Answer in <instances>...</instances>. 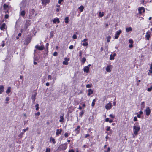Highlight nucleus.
<instances>
[{
  "instance_id": "f03ea898",
  "label": "nucleus",
  "mask_w": 152,
  "mask_h": 152,
  "mask_svg": "<svg viewBox=\"0 0 152 152\" xmlns=\"http://www.w3.org/2000/svg\"><path fill=\"white\" fill-rule=\"evenodd\" d=\"M67 148V143H65L64 144H61L58 148L59 150H65Z\"/></svg>"
},
{
  "instance_id": "7ed1b4c3",
  "label": "nucleus",
  "mask_w": 152,
  "mask_h": 152,
  "mask_svg": "<svg viewBox=\"0 0 152 152\" xmlns=\"http://www.w3.org/2000/svg\"><path fill=\"white\" fill-rule=\"evenodd\" d=\"M88 39H84L81 41V45L84 46H87L88 45Z\"/></svg>"
},
{
  "instance_id": "aec40b11",
  "label": "nucleus",
  "mask_w": 152,
  "mask_h": 152,
  "mask_svg": "<svg viewBox=\"0 0 152 152\" xmlns=\"http://www.w3.org/2000/svg\"><path fill=\"white\" fill-rule=\"evenodd\" d=\"M140 109L141 110H142L145 107V102H141L140 104Z\"/></svg>"
},
{
  "instance_id": "bb28decb",
  "label": "nucleus",
  "mask_w": 152,
  "mask_h": 152,
  "mask_svg": "<svg viewBox=\"0 0 152 152\" xmlns=\"http://www.w3.org/2000/svg\"><path fill=\"white\" fill-rule=\"evenodd\" d=\"M65 22L66 23H67L69 22V18L68 17H66L64 19Z\"/></svg>"
},
{
  "instance_id": "ea45409f",
  "label": "nucleus",
  "mask_w": 152,
  "mask_h": 152,
  "mask_svg": "<svg viewBox=\"0 0 152 152\" xmlns=\"http://www.w3.org/2000/svg\"><path fill=\"white\" fill-rule=\"evenodd\" d=\"M10 100V98L9 97H7L5 99V100L7 101V102H6V104H8V102H7L8 101H9Z\"/></svg>"
},
{
  "instance_id": "39448f33",
  "label": "nucleus",
  "mask_w": 152,
  "mask_h": 152,
  "mask_svg": "<svg viewBox=\"0 0 152 152\" xmlns=\"http://www.w3.org/2000/svg\"><path fill=\"white\" fill-rule=\"evenodd\" d=\"M151 36L150 32L148 31L146 33V34L145 36V39L147 40H149V38Z\"/></svg>"
},
{
  "instance_id": "412c9836",
  "label": "nucleus",
  "mask_w": 152,
  "mask_h": 152,
  "mask_svg": "<svg viewBox=\"0 0 152 152\" xmlns=\"http://www.w3.org/2000/svg\"><path fill=\"white\" fill-rule=\"evenodd\" d=\"M37 95V93H35L33 94L32 95L31 99L33 102H34L35 100V97Z\"/></svg>"
},
{
  "instance_id": "4468645a",
  "label": "nucleus",
  "mask_w": 152,
  "mask_h": 152,
  "mask_svg": "<svg viewBox=\"0 0 152 152\" xmlns=\"http://www.w3.org/2000/svg\"><path fill=\"white\" fill-rule=\"evenodd\" d=\"M20 15L22 17H24L26 14V12L24 10H22V9H20Z\"/></svg>"
},
{
  "instance_id": "37998d69",
  "label": "nucleus",
  "mask_w": 152,
  "mask_h": 152,
  "mask_svg": "<svg viewBox=\"0 0 152 152\" xmlns=\"http://www.w3.org/2000/svg\"><path fill=\"white\" fill-rule=\"evenodd\" d=\"M50 149L49 148H47L46 149L45 152H50Z\"/></svg>"
},
{
  "instance_id": "473e14b6",
  "label": "nucleus",
  "mask_w": 152,
  "mask_h": 152,
  "mask_svg": "<svg viewBox=\"0 0 152 152\" xmlns=\"http://www.w3.org/2000/svg\"><path fill=\"white\" fill-rule=\"evenodd\" d=\"M50 141L51 142H52L53 144H55L56 142L54 138L51 137L50 139Z\"/></svg>"
},
{
  "instance_id": "5fc2aeb1",
  "label": "nucleus",
  "mask_w": 152,
  "mask_h": 152,
  "mask_svg": "<svg viewBox=\"0 0 152 152\" xmlns=\"http://www.w3.org/2000/svg\"><path fill=\"white\" fill-rule=\"evenodd\" d=\"M57 54H58L56 52H55L53 53V55L54 56H57Z\"/></svg>"
},
{
  "instance_id": "2f4dec72",
  "label": "nucleus",
  "mask_w": 152,
  "mask_h": 152,
  "mask_svg": "<svg viewBox=\"0 0 152 152\" xmlns=\"http://www.w3.org/2000/svg\"><path fill=\"white\" fill-rule=\"evenodd\" d=\"M111 36H108L106 38L107 39V41L108 42H109L110 41V39L111 38Z\"/></svg>"
},
{
  "instance_id": "1a4fd4ad",
  "label": "nucleus",
  "mask_w": 152,
  "mask_h": 152,
  "mask_svg": "<svg viewBox=\"0 0 152 152\" xmlns=\"http://www.w3.org/2000/svg\"><path fill=\"white\" fill-rule=\"evenodd\" d=\"M112 105L110 102H109L105 106V108L107 110L110 109L111 108Z\"/></svg>"
},
{
  "instance_id": "0e129e2a",
  "label": "nucleus",
  "mask_w": 152,
  "mask_h": 152,
  "mask_svg": "<svg viewBox=\"0 0 152 152\" xmlns=\"http://www.w3.org/2000/svg\"><path fill=\"white\" fill-rule=\"evenodd\" d=\"M90 136V135L88 134H87L86 136H85V138H87L88 137H89Z\"/></svg>"
},
{
  "instance_id": "de8ad7c7",
  "label": "nucleus",
  "mask_w": 152,
  "mask_h": 152,
  "mask_svg": "<svg viewBox=\"0 0 152 152\" xmlns=\"http://www.w3.org/2000/svg\"><path fill=\"white\" fill-rule=\"evenodd\" d=\"M69 133H68L67 132L65 133L64 134V136L66 137H67L69 136Z\"/></svg>"
},
{
  "instance_id": "f704fd0d",
  "label": "nucleus",
  "mask_w": 152,
  "mask_h": 152,
  "mask_svg": "<svg viewBox=\"0 0 152 152\" xmlns=\"http://www.w3.org/2000/svg\"><path fill=\"white\" fill-rule=\"evenodd\" d=\"M84 113V112L83 111H82L81 112H80L79 113V116L80 117H82L83 115V114Z\"/></svg>"
},
{
  "instance_id": "c03bdc74",
  "label": "nucleus",
  "mask_w": 152,
  "mask_h": 152,
  "mask_svg": "<svg viewBox=\"0 0 152 152\" xmlns=\"http://www.w3.org/2000/svg\"><path fill=\"white\" fill-rule=\"evenodd\" d=\"M28 130V127H27L25 129H24L23 130V132L24 133L25 132H26V131H27Z\"/></svg>"
},
{
  "instance_id": "13d9d810",
  "label": "nucleus",
  "mask_w": 152,
  "mask_h": 152,
  "mask_svg": "<svg viewBox=\"0 0 152 152\" xmlns=\"http://www.w3.org/2000/svg\"><path fill=\"white\" fill-rule=\"evenodd\" d=\"M73 48V45H71L69 47V48L70 49H72Z\"/></svg>"
},
{
  "instance_id": "603ef678",
  "label": "nucleus",
  "mask_w": 152,
  "mask_h": 152,
  "mask_svg": "<svg viewBox=\"0 0 152 152\" xmlns=\"http://www.w3.org/2000/svg\"><path fill=\"white\" fill-rule=\"evenodd\" d=\"M152 89V87H151L149 88H148V91H150Z\"/></svg>"
},
{
  "instance_id": "bf43d9fd",
  "label": "nucleus",
  "mask_w": 152,
  "mask_h": 152,
  "mask_svg": "<svg viewBox=\"0 0 152 152\" xmlns=\"http://www.w3.org/2000/svg\"><path fill=\"white\" fill-rule=\"evenodd\" d=\"M9 17V15L7 14H6L5 15V19H7Z\"/></svg>"
},
{
  "instance_id": "cd10ccee",
  "label": "nucleus",
  "mask_w": 152,
  "mask_h": 152,
  "mask_svg": "<svg viewBox=\"0 0 152 152\" xmlns=\"http://www.w3.org/2000/svg\"><path fill=\"white\" fill-rule=\"evenodd\" d=\"M11 87H9L7 88V89L6 91V93L7 94L9 93L11 91Z\"/></svg>"
},
{
  "instance_id": "6ab92c4d",
  "label": "nucleus",
  "mask_w": 152,
  "mask_h": 152,
  "mask_svg": "<svg viewBox=\"0 0 152 152\" xmlns=\"http://www.w3.org/2000/svg\"><path fill=\"white\" fill-rule=\"evenodd\" d=\"M52 21H53V23H55L56 22H57L58 23H60V21L59 18H55L52 20Z\"/></svg>"
},
{
  "instance_id": "5701e85b",
  "label": "nucleus",
  "mask_w": 152,
  "mask_h": 152,
  "mask_svg": "<svg viewBox=\"0 0 152 152\" xmlns=\"http://www.w3.org/2000/svg\"><path fill=\"white\" fill-rule=\"evenodd\" d=\"M60 119L59 120V122L61 123H62L64 122V115H61L60 117Z\"/></svg>"
},
{
  "instance_id": "a19ab883",
  "label": "nucleus",
  "mask_w": 152,
  "mask_h": 152,
  "mask_svg": "<svg viewBox=\"0 0 152 152\" xmlns=\"http://www.w3.org/2000/svg\"><path fill=\"white\" fill-rule=\"evenodd\" d=\"M8 8V6L6 4H4V10H6Z\"/></svg>"
},
{
  "instance_id": "774afa93",
  "label": "nucleus",
  "mask_w": 152,
  "mask_h": 152,
  "mask_svg": "<svg viewBox=\"0 0 152 152\" xmlns=\"http://www.w3.org/2000/svg\"><path fill=\"white\" fill-rule=\"evenodd\" d=\"M68 152H75L73 150L71 149V150H69L68 151Z\"/></svg>"
},
{
  "instance_id": "052dcab7",
  "label": "nucleus",
  "mask_w": 152,
  "mask_h": 152,
  "mask_svg": "<svg viewBox=\"0 0 152 152\" xmlns=\"http://www.w3.org/2000/svg\"><path fill=\"white\" fill-rule=\"evenodd\" d=\"M40 115V113L39 112H38L37 113L35 114L36 115L39 116Z\"/></svg>"
},
{
  "instance_id": "0eeeda50",
  "label": "nucleus",
  "mask_w": 152,
  "mask_h": 152,
  "mask_svg": "<svg viewBox=\"0 0 152 152\" xmlns=\"http://www.w3.org/2000/svg\"><path fill=\"white\" fill-rule=\"evenodd\" d=\"M20 9H24L26 6V3L25 1H23L20 4Z\"/></svg>"
},
{
  "instance_id": "9d476101",
  "label": "nucleus",
  "mask_w": 152,
  "mask_h": 152,
  "mask_svg": "<svg viewBox=\"0 0 152 152\" xmlns=\"http://www.w3.org/2000/svg\"><path fill=\"white\" fill-rule=\"evenodd\" d=\"M145 111L146 115L149 116L150 115L151 112V110L150 109V108L149 107H146V109L145 110Z\"/></svg>"
},
{
  "instance_id": "864d4df0",
  "label": "nucleus",
  "mask_w": 152,
  "mask_h": 152,
  "mask_svg": "<svg viewBox=\"0 0 152 152\" xmlns=\"http://www.w3.org/2000/svg\"><path fill=\"white\" fill-rule=\"evenodd\" d=\"M110 151V147H108L107 151H104V152H109Z\"/></svg>"
},
{
  "instance_id": "dca6fc26",
  "label": "nucleus",
  "mask_w": 152,
  "mask_h": 152,
  "mask_svg": "<svg viewBox=\"0 0 152 152\" xmlns=\"http://www.w3.org/2000/svg\"><path fill=\"white\" fill-rule=\"evenodd\" d=\"M30 24V21L28 20L26 21V24L25 26V29H26L27 28L28 26H29Z\"/></svg>"
},
{
  "instance_id": "680f3d73",
  "label": "nucleus",
  "mask_w": 152,
  "mask_h": 152,
  "mask_svg": "<svg viewBox=\"0 0 152 152\" xmlns=\"http://www.w3.org/2000/svg\"><path fill=\"white\" fill-rule=\"evenodd\" d=\"M109 118H107L105 119V121L106 122H109Z\"/></svg>"
},
{
  "instance_id": "b1692460",
  "label": "nucleus",
  "mask_w": 152,
  "mask_h": 152,
  "mask_svg": "<svg viewBox=\"0 0 152 152\" xmlns=\"http://www.w3.org/2000/svg\"><path fill=\"white\" fill-rule=\"evenodd\" d=\"M4 86L2 85L0 86V94L2 93L4 91Z\"/></svg>"
},
{
  "instance_id": "f3484780",
  "label": "nucleus",
  "mask_w": 152,
  "mask_h": 152,
  "mask_svg": "<svg viewBox=\"0 0 152 152\" xmlns=\"http://www.w3.org/2000/svg\"><path fill=\"white\" fill-rule=\"evenodd\" d=\"M62 131V130L61 129H57L56 132V135L57 136H58L61 133Z\"/></svg>"
},
{
  "instance_id": "9b49d317",
  "label": "nucleus",
  "mask_w": 152,
  "mask_h": 152,
  "mask_svg": "<svg viewBox=\"0 0 152 152\" xmlns=\"http://www.w3.org/2000/svg\"><path fill=\"white\" fill-rule=\"evenodd\" d=\"M42 4L43 5H46L48 4L50 1V0H41Z\"/></svg>"
},
{
  "instance_id": "393cba45",
  "label": "nucleus",
  "mask_w": 152,
  "mask_h": 152,
  "mask_svg": "<svg viewBox=\"0 0 152 152\" xmlns=\"http://www.w3.org/2000/svg\"><path fill=\"white\" fill-rule=\"evenodd\" d=\"M80 126H77L76 128L75 129V131H77L76 133L77 134H78L80 133V130H78V129H79L80 128Z\"/></svg>"
},
{
  "instance_id": "338daca9",
  "label": "nucleus",
  "mask_w": 152,
  "mask_h": 152,
  "mask_svg": "<svg viewBox=\"0 0 152 152\" xmlns=\"http://www.w3.org/2000/svg\"><path fill=\"white\" fill-rule=\"evenodd\" d=\"M110 127L109 126L107 127V128L106 129L107 131H109L110 130Z\"/></svg>"
},
{
  "instance_id": "c756f323",
  "label": "nucleus",
  "mask_w": 152,
  "mask_h": 152,
  "mask_svg": "<svg viewBox=\"0 0 152 152\" xmlns=\"http://www.w3.org/2000/svg\"><path fill=\"white\" fill-rule=\"evenodd\" d=\"M84 8V7L82 6H81L80 7L78 8V9L80 10L81 12H82L83 11Z\"/></svg>"
},
{
  "instance_id": "2eb2a0df",
  "label": "nucleus",
  "mask_w": 152,
  "mask_h": 152,
  "mask_svg": "<svg viewBox=\"0 0 152 152\" xmlns=\"http://www.w3.org/2000/svg\"><path fill=\"white\" fill-rule=\"evenodd\" d=\"M7 27L5 23H3L2 24L0 27V29L2 30H4V29H6Z\"/></svg>"
},
{
  "instance_id": "c9c22d12",
  "label": "nucleus",
  "mask_w": 152,
  "mask_h": 152,
  "mask_svg": "<svg viewBox=\"0 0 152 152\" xmlns=\"http://www.w3.org/2000/svg\"><path fill=\"white\" fill-rule=\"evenodd\" d=\"M96 101L95 99H94L92 102L91 106L92 107H94L95 105V102Z\"/></svg>"
},
{
  "instance_id": "20e7f679",
  "label": "nucleus",
  "mask_w": 152,
  "mask_h": 152,
  "mask_svg": "<svg viewBox=\"0 0 152 152\" xmlns=\"http://www.w3.org/2000/svg\"><path fill=\"white\" fill-rule=\"evenodd\" d=\"M112 66L111 65H107L106 68V71L108 72H110L112 69Z\"/></svg>"
},
{
  "instance_id": "a18cd8bd",
  "label": "nucleus",
  "mask_w": 152,
  "mask_h": 152,
  "mask_svg": "<svg viewBox=\"0 0 152 152\" xmlns=\"http://www.w3.org/2000/svg\"><path fill=\"white\" fill-rule=\"evenodd\" d=\"M92 85L91 84H87L86 85V87L87 88H90L91 87Z\"/></svg>"
},
{
  "instance_id": "e433bc0d",
  "label": "nucleus",
  "mask_w": 152,
  "mask_h": 152,
  "mask_svg": "<svg viewBox=\"0 0 152 152\" xmlns=\"http://www.w3.org/2000/svg\"><path fill=\"white\" fill-rule=\"evenodd\" d=\"M52 79V77L51 75H49L48 77V80H51Z\"/></svg>"
},
{
  "instance_id": "4d7b16f0",
  "label": "nucleus",
  "mask_w": 152,
  "mask_h": 152,
  "mask_svg": "<svg viewBox=\"0 0 152 152\" xmlns=\"http://www.w3.org/2000/svg\"><path fill=\"white\" fill-rule=\"evenodd\" d=\"M2 43L1 44V46L2 47H4L5 45V44H4V41H2Z\"/></svg>"
},
{
  "instance_id": "423d86ee",
  "label": "nucleus",
  "mask_w": 152,
  "mask_h": 152,
  "mask_svg": "<svg viewBox=\"0 0 152 152\" xmlns=\"http://www.w3.org/2000/svg\"><path fill=\"white\" fill-rule=\"evenodd\" d=\"M121 32L122 31L121 30H119L118 31H116L115 34V39H118L119 37V35H120V34L121 33Z\"/></svg>"
},
{
  "instance_id": "a878e982",
  "label": "nucleus",
  "mask_w": 152,
  "mask_h": 152,
  "mask_svg": "<svg viewBox=\"0 0 152 152\" xmlns=\"http://www.w3.org/2000/svg\"><path fill=\"white\" fill-rule=\"evenodd\" d=\"M88 96H90V95H91L93 93V91L91 89H88Z\"/></svg>"
},
{
  "instance_id": "3c124183",
  "label": "nucleus",
  "mask_w": 152,
  "mask_h": 152,
  "mask_svg": "<svg viewBox=\"0 0 152 152\" xmlns=\"http://www.w3.org/2000/svg\"><path fill=\"white\" fill-rule=\"evenodd\" d=\"M136 114L137 115V117L138 118H141V115L139 114L138 113H136Z\"/></svg>"
},
{
  "instance_id": "8fccbe9b",
  "label": "nucleus",
  "mask_w": 152,
  "mask_h": 152,
  "mask_svg": "<svg viewBox=\"0 0 152 152\" xmlns=\"http://www.w3.org/2000/svg\"><path fill=\"white\" fill-rule=\"evenodd\" d=\"M77 36L75 34H74L72 36V38L74 39H76L77 38Z\"/></svg>"
},
{
  "instance_id": "e2e57ef3",
  "label": "nucleus",
  "mask_w": 152,
  "mask_h": 152,
  "mask_svg": "<svg viewBox=\"0 0 152 152\" xmlns=\"http://www.w3.org/2000/svg\"><path fill=\"white\" fill-rule=\"evenodd\" d=\"M142 110H141L139 112V114L140 115H142L143 114V112L142 111Z\"/></svg>"
},
{
  "instance_id": "7c9ffc66",
  "label": "nucleus",
  "mask_w": 152,
  "mask_h": 152,
  "mask_svg": "<svg viewBox=\"0 0 152 152\" xmlns=\"http://www.w3.org/2000/svg\"><path fill=\"white\" fill-rule=\"evenodd\" d=\"M104 15V12H99V16L100 17H102Z\"/></svg>"
},
{
  "instance_id": "f8f14e48",
  "label": "nucleus",
  "mask_w": 152,
  "mask_h": 152,
  "mask_svg": "<svg viewBox=\"0 0 152 152\" xmlns=\"http://www.w3.org/2000/svg\"><path fill=\"white\" fill-rule=\"evenodd\" d=\"M69 60V58H64V61L63 62V64L64 65H68V61Z\"/></svg>"
},
{
  "instance_id": "a211bd4d",
  "label": "nucleus",
  "mask_w": 152,
  "mask_h": 152,
  "mask_svg": "<svg viewBox=\"0 0 152 152\" xmlns=\"http://www.w3.org/2000/svg\"><path fill=\"white\" fill-rule=\"evenodd\" d=\"M89 70V67L88 66H86L84 67L83 71L85 72H86L87 73L88 72Z\"/></svg>"
},
{
  "instance_id": "ddd939ff",
  "label": "nucleus",
  "mask_w": 152,
  "mask_h": 152,
  "mask_svg": "<svg viewBox=\"0 0 152 152\" xmlns=\"http://www.w3.org/2000/svg\"><path fill=\"white\" fill-rule=\"evenodd\" d=\"M35 48L38 50H42L44 49V47L43 45L39 46L38 45H37L35 46Z\"/></svg>"
},
{
  "instance_id": "6e6d98bb",
  "label": "nucleus",
  "mask_w": 152,
  "mask_h": 152,
  "mask_svg": "<svg viewBox=\"0 0 152 152\" xmlns=\"http://www.w3.org/2000/svg\"><path fill=\"white\" fill-rule=\"evenodd\" d=\"M133 120L134 121H137V119L136 117H134Z\"/></svg>"
},
{
  "instance_id": "6e6552de",
  "label": "nucleus",
  "mask_w": 152,
  "mask_h": 152,
  "mask_svg": "<svg viewBox=\"0 0 152 152\" xmlns=\"http://www.w3.org/2000/svg\"><path fill=\"white\" fill-rule=\"evenodd\" d=\"M138 11L139 12V13L140 14H141L142 13L145 12V8L143 7H140L138 9Z\"/></svg>"
},
{
  "instance_id": "09e8293b",
  "label": "nucleus",
  "mask_w": 152,
  "mask_h": 152,
  "mask_svg": "<svg viewBox=\"0 0 152 152\" xmlns=\"http://www.w3.org/2000/svg\"><path fill=\"white\" fill-rule=\"evenodd\" d=\"M129 43L132 44L133 42V41L132 39H130L129 41Z\"/></svg>"
},
{
  "instance_id": "79ce46f5",
  "label": "nucleus",
  "mask_w": 152,
  "mask_h": 152,
  "mask_svg": "<svg viewBox=\"0 0 152 152\" xmlns=\"http://www.w3.org/2000/svg\"><path fill=\"white\" fill-rule=\"evenodd\" d=\"M109 117L113 119L115 118V116L112 114H110L109 115Z\"/></svg>"
},
{
  "instance_id": "49530a36",
  "label": "nucleus",
  "mask_w": 152,
  "mask_h": 152,
  "mask_svg": "<svg viewBox=\"0 0 152 152\" xmlns=\"http://www.w3.org/2000/svg\"><path fill=\"white\" fill-rule=\"evenodd\" d=\"M35 107H36V110H38L39 109V104H36L35 105Z\"/></svg>"
},
{
  "instance_id": "58836bf2",
  "label": "nucleus",
  "mask_w": 152,
  "mask_h": 152,
  "mask_svg": "<svg viewBox=\"0 0 152 152\" xmlns=\"http://www.w3.org/2000/svg\"><path fill=\"white\" fill-rule=\"evenodd\" d=\"M114 59V58L112 54H111L110 55V60H113Z\"/></svg>"
},
{
  "instance_id": "4c0bfd02",
  "label": "nucleus",
  "mask_w": 152,
  "mask_h": 152,
  "mask_svg": "<svg viewBox=\"0 0 152 152\" xmlns=\"http://www.w3.org/2000/svg\"><path fill=\"white\" fill-rule=\"evenodd\" d=\"M24 133L23 132H22L19 135V137L20 138H21L22 137L23 135L24 134Z\"/></svg>"
},
{
  "instance_id": "72a5a7b5",
  "label": "nucleus",
  "mask_w": 152,
  "mask_h": 152,
  "mask_svg": "<svg viewBox=\"0 0 152 152\" xmlns=\"http://www.w3.org/2000/svg\"><path fill=\"white\" fill-rule=\"evenodd\" d=\"M86 61V59L85 57H83L81 60V62L83 63V64Z\"/></svg>"
},
{
  "instance_id": "f257e3e1",
  "label": "nucleus",
  "mask_w": 152,
  "mask_h": 152,
  "mask_svg": "<svg viewBox=\"0 0 152 152\" xmlns=\"http://www.w3.org/2000/svg\"><path fill=\"white\" fill-rule=\"evenodd\" d=\"M133 137H134L135 136L138 134V132L140 129L138 123H135L134 124V125L133 126Z\"/></svg>"
},
{
  "instance_id": "4be33fe9",
  "label": "nucleus",
  "mask_w": 152,
  "mask_h": 152,
  "mask_svg": "<svg viewBox=\"0 0 152 152\" xmlns=\"http://www.w3.org/2000/svg\"><path fill=\"white\" fill-rule=\"evenodd\" d=\"M35 12V10L34 9H31L30 10L29 13H30V15L29 16H32V15L34 14V13Z\"/></svg>"
},
{
  "instance_id": "69168bd1",
  "label": "nucleus",
  "mask_w": 152,
  "mask_h": 152,
  "mask_svg": "<svg viewBox=\"0 0 152 152\" xmlns=\"http://www.w3.org/2000/svg\"><path fill=\"white\" fill-rule=\"evenodd\" d=\"M50 37H53V32L52 31L50 32Z\"/></svg>"
},
{
  "instance_id": "c85d7f7f",
  "label": "nucleus",
  "mask_w": 152,
  "mask_h": 152,
  "mask_svg": "<svg viewBox=\"0 0 152 152\" xmlns=\"http://www.w3.org/2000/svg\"><path fill=\"white\" fill-rule=\"evenodd\" d=\"M132 31V28L131 27L127 28H126V31L127 32H129L130 31Z\"/></svg>"
}]
</instances>
